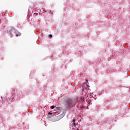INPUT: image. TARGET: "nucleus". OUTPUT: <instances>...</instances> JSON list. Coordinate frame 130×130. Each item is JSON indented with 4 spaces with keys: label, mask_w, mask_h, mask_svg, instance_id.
Listing matches in <instances>:
<instances>
[{
    "label": "nucleus",
    "mask_w": 130,
    "mask_h": 130,
    "mask_svg": "<svg viewBox=\"0 0 130 130\" xmlns=\"http://www.w3.org/2000/svg\"><path fill=\"white\" fill-rule=\"evenodd\" d=\"M49 37L51 38L52 37V36L51 35H49Z\"/></svg>",
    "instance_id": "nucleus-8"
},
{
    "label": "nucleus",
    "mask_w": 130,
    "mask_h": 130,
    "mask_svg": "<svg viewBox=\"0 0 130 130\" xmlns=\"http://www.w3.org/2000/svg\"><path fill=\"white\" fill-rule=\"evenodd\" d=\"M48 114L51 115V114H52V113L51 112H49Z\"/></svg>",
    "instance_id": "nucleus-7"
},
{
    "label": "nucleus",
    "mask_w": 130,
    "mask_h": 130,
    "mask_svg": "<svg viewBox=\"0 0 130 130\" xmlns=\"http://www.w3.org/2000/svg\"><path fill=\"white\" fill-rule=\"evenodd\" d=\"M83 89H82V94L85 95V98L88 97V90H89V86L87 84V83H84L82 86Z\"/></svg>",
    "instance_id": "nucleus-3"
},
{
    "label": "nucleus",
    "mask_w": 130,
    "mask_h": 130,
    "mask_svg": "<svg viewBox=\"0 0 130 130\" xmlns=\"http://www.w3.org/2000/svg\"><path fill=\"white\" fill-rule=\"evenodd\" d=\"M9 33L10 35V37H13V36H21V33L19 32L18 30H16L14 28H12L9 31Z\"/></svg>",
    "instance_id": "nucleus-2"
},
{
    "label": "nucleus",
    "mask_w": 130,
    "mask_h": 130,
    "mask_svg": "<svg viewBox=\"0 0 130 130\" xmlns=\"http://www.w3.org/2000/svg\"><path fill=\"white\" fill-rule=\"evenodd\" d=\"M60 109V108L59 107H56L55 109V110L56 111H57L58 110H59Z\"/></svg>",
    "instance_id": "nucleus-5"
},
{
    "label": "nucleus",
    "mask_w": 130,
    "mask_h": 130,
    "mask_svg": "<svg viewBox=\"0 0 130 130\" xmlns=\"http://www.w3.org/2000/svg\"><path fill=\"white\" fill-rule=\"evenodd\" d=\"M37 15H38V13H35Z\"/></svg>",
    "instance_id": "nucleus-9"
},
{
    "label": "nucleus",
    "mask_w": 130,
    "mask_h": 130,
    "mask_svg": "<svg viewBox=\"0 0 130 130\" xmlns=\"http://www.w3.org/2000/svg\"><path fill=\"white\" fill-rule=\"evenodd\" d=\"M51 109H54V106H52L51 107Z\"/></svg>",
    "instance_id": "nucleus-6"
},
{
    "label": "nucleus",
    "mask_w": 130,
    "mask_h": 130,
    "mask_svg": "<svg viewBox=\"0 0 130 130\" xmlns=\"http://www.w3.org/2000/svg\"><path fill=\"white\" fill-rule=\"evenodd\" d=\"M76 101L78 103H83V102L85 101V98H78L76 100L74 101L72 100H68L66 101V105L69 108L74 107V106L77 104Z\"/></svg>",
    "instance_id": "nucleus-1"
},
{
    "label": "nucleus",
    "mask_w": 130,
    "mask_h": 130,
    "mask_svg": "<svg viewBox=\"0 0 130 130\" xmlns=\"http://www.w3.org/2000/svg\"><path fill=\"white\" fill-rule=\"evenodd\" d=\"M72 121H73V124L74 125V126H76V125H77V124H76V120L74 119Z\"/></svg>",
    "instance_id": "nucleus-4"
}]
</instances>
